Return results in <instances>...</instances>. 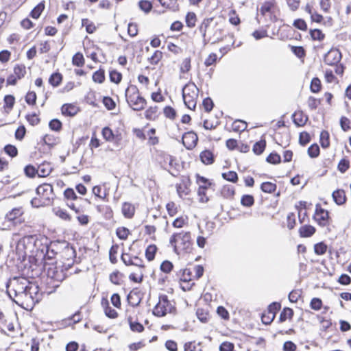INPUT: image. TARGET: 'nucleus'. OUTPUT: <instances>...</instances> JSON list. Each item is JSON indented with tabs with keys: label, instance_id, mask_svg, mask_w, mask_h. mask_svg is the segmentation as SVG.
Instances as JSON below:
<instances>
[{
	"label": "nucleus",
	"instance_id": "f257e3e1",
	"mask_svg": "<svg viewBox=\"0 0 351 351\" xmlns=\"http://www.w3.org/2000/svg\"><path fill=\"white\" fill-rule=\"evenodd\" d=\"M14 281L12 291H8L10 298L19 306L26 305L27 307H33L34 301L31 298L32 293L38 292V287L31 285L24 278H14Z\"/></svg>",
	"mask_w": 351,
	"mask_h": 351
},
{
	"label": "nucleus",
	"instance_id": "f03ea898",
	"mask_svg": "<svg viewBox=\"0 0 351 351\" xmlns=\"http://www.w3.org/2000/svg\"><path fill=\"white\" fill-rule=\"evenodd\" d=\"M36 193L38 197L31 200L32 206L36 208L49 205L54 198L53 186L49 184L44 183L39 185L36 189Z\"/></svg>",
	"mask_w": 351,
	"mask_h": 351
},
{
	"label": "nucleus",
	"instance_id": "7ed1b4c3",
	"mask_svg": "<svg viewBox=\"0 0 351 351\" xmlns=\"http://www.w3.org/2000/svg\"><path fill=\"white\" fill-rule=\"evenodd\" d=\"M170 243L174 247V252L179 254L182 252H190L192 249V241L190 232H182L174 234L170 239Z\"/></svg>",
	"mask_w": 351,
	"mask_h": 351
},
{
	"label": "nucleus",
	"instance_id": "20e7f679",
	"mask_svg": "<svg viewBox=\"0 0 351 351\" xmlns=\"http://www.w3.org/2000/svg\"><path fill=\"white\" fill-rule=\"evenodd\" d=\"M125 98L129 106L136 111L144 109L146 100L140 95L136 86L130 85L125 90Z\"/></svg>",
	"mask_w": 351,
	"mask_h": 351
},
{
	"label": "nucleus",
	"instance_id": "39448f33",
	"mask_svg": "<svg viewBox=\"0 0 351 351\" xmlns=\"http://www.w3.org/2000/svg\"><path fill=\"white\" fill-rule=\"evenodd\" d=\"M199 89L193 82L187 83L182 88V98L185 106L195 110L198 98Z\"/></svg>",
	"mask_w": 351,
	"mask_h": 351
},
{
	"label": "nucleus",
	"instance_id": "423d86ee",
	"mask_svg": "<svg viewBox=\"0 0 351 351\" xmlns=\"http://www.w3.org/2000/svg\"><path fill=\"white\" fill-rule=\"evenodd\" d=\"M173 306L168 300L167 296L165 295L159 297V301L153 310V314L158 317H163L167 313H171Z\"/></svg>",
	"mask_w": 351,
	"mask_h": 351
},
{
	"label": "nucleus",
	"instance_id": "0eeeda50",
	"mask_svg": "<svg viewBox=\"0 0 351 351\" xmlns=\"http://www.w3.org/2000/svg\"><path fill=\"white\" fill-rule=\"evenodd\" d=\"M26 74V67L23 64H16L14 67V73L10 75L6 80L7 85H16L17 80L22 79Z\"/></svg>",
	"mask_w": 351,
	"mask_h": 351
},
{
	"label": "nucleus",
	"instance_id": "6e6552de",
	"mask_svg": "<svg viewBox=\"0 0 351 351\" xmlns=\"http://www.w3.org/2000/svg\"><path fill=\"white\" fill-rule=\"evenodd\" d=\"M167 163L168 166L165 168L167 169L171 175L177 176L180 172V165L176 159L170 155H167L164 158V165L165 166Z\"/></svg>",
	"mask_w": 351,
	"mask_h": 351
},
{
	"label": "nucleus",
	"instance_id": "1a4fd4ad",
	"mask_svg": "<svg viewBox=\"0 0 351 351\" xmlns=\"http://www.w3.org/2000/svg\"><path fill=\"white\" fill-rule=\"evenodd\" d=\"M342 56L340 51L337 49L332 48L324 56V62L330 66L338 64L341 60Z\"/></svg>",
	"mask_w": 351,
	"mask_h": 351
},
{
	"label": "nucleus",
	"instance_id": "9d476101",
	"mask_svg": "<svg viewBox=\"0 0 351 351\" xmlns=\"http://www.w3.org/2000/svg\"><path fill=\"white\" fill-rule=\"evenodd\" d=\"M197 135L193 131L187 132L182 136L183 145L187 149H192L194 148L197 145Z\"/></svg>",
	"mask_w": 351,
	"mask_h": 351
},
{
	"label": "nucleus",
	"instance_id": "9b49d317",
	"mask_svg": "<svg viewBox=\"0 0 351 351\" xmlns=\"http://www.w3.org/2000/svg\"><path fill=\"white\" fill-rule=\"evenodd\" d=\"M328 212L322 208L319 204L316 205L314 219L320 226H324L327 224Z\"/></svg>",
	"mask_w": 351,
	"mask_h": 351
},
{
	"label": "nucleus",
	"instance_id": "f8f14e48",
	"mask_svg": "<svg viewBox=\"0 0 351 351\" xmlns=\"http://www.w3.org/2000/svg\"><path fill=\"white\" fill-rule=\"evenodd\" d=\"M47 274L51 279L58 282H62L65 277L63 270L56 267H49L47 270Z\"/></svg>",
	"mask_w": 351,
	"mask_h": 351
},
{
	"label": "nucleus",
	"instance_id": "ddd939ff",
	"mask_svg": "<svg viewBox=\"0 0 351 351\" xmlns=\"http://www.w3.org/2000/svg\"><path fill=\"white\" fill-rule=\"evenodd\" d=\"M37 168V175L41 178H45L48 176L51 171L52 167L49 162H43L38 166Z\"/></svg>",
	"mask_w": 351,
	"mask_h": 351
},
{
	"label": "nucleus",
	"instance_id": "4468645a",
	"mask_svg": "<svg viewBox=\"0 0 351 351\" xmlns=\"http://www.w3.org/2000/svg\"><path fill=\"white\" fill-rule=\"evenodd\" d=\"M101 306L104 309L105 315L108 317L114 319L118 316L117 312L109 306V302L107 299H102Z\"/></svg>",
	"mask_w": 351,
	"mask_h": 351
},
{
	"label": "nucleus",
	"instance_id": "2eb2a0df",
	"mask_svg": "<svg viewBox=\"0 0 351 351\" xmlns=\"http://www.w3.org/2000/svg\"><path fill=\"white\" fill-rule=\"evenodd\" d=\"M276 3L275 0L269 1H265L263 3L259 9V12L263 16H265L266 13H273V10L275 8Z\"/></svg>",
	"mask_w": 351,
	"mask_h": 351
},
{
	"label": "nucleus",
	"instance_id": "dca6fc26",
	"mask_svg": "<svg viewBox=\"0 0 351 351\" xmlns=\"http://www.w3.org/2000/svg\"><path fill=\"white\" fill-rule=\"evenodd\" d=\"M61 110L63 114L70 117L75 115L79 110L77 106L71 104H64Z\"/></svg>",
	"mask_w": 351,
	"mask_h": 351
},
{
	"label": "nucleus",
	"instance_id": "f3484780",
	"mask_svg": "<svg viewBox=\"0 0 351 351\" xmlns=\"http://www.w3.org/2000/svg\"><path fill=\"white\" fill-rule=\"evenodd\" d=\"M128 300L132 306H137L141 301L140 293L135 291H132L128 295Z\"/></svg>",
	"mask_w": 351,
	"mask_h": 351
},
{
	"label": "nucleus",
	"instance_id": "a211bd4d",
	"mask_svg": "<svg viewBox=\"0 0 351 351\" xmlns=\"http://www.w3.org/2000/svg\"><path fill=\"white\" fill-rule=\"evenodd\" d=\"M334 201L338 205H342L346 202V194L343 190H337L332 193Z\"/></svg>",
	"mask_w": 351,
	"mask_h": 351
},
{
	"label": "nucleus",
	"instance_id": "6ab92c4d",
	"mask_svg": "<svg viewBox=\"0 0 351 351\" xmlns=\"http://www.w3.org/2000/svg\"><path fill=\"white\" fill-rule=\"evenodd\" d=\"M161 5L167 9L172 11L178 10L179 5L177 0H158Z\"/></svg>",
	"mask_w": 351,
	"mask_h": 351
},
{
	"label": "nucleus",
	"instance_id": "aec40b11",
	"mask_svg": "<svg viewBox=\"0 0 351 351\" xmlns=\"http://www.w3.org/2000/svg\"><path fill=\"white\" fill-rule=\"evenodd\" d=\"M315 232V228L310 225L302 226L299 230V233L302 237H309Z\"/></svg>",
	"mask_w": 351,
	"mask_h": 351
},
{
	"label": "nucleus",
	"instance_id": "412c9836",
	"mask_svg": "<svg viewBox=\"0 0 351 351\" xmlns=\"http://www.w3.org/2000/svg\"><path fill=\"white\" fill-rule=\"evenodd\" d=\"M202 162L206 165H210L214 162L213 154L209 150H204L200 154Z\"/></svg>",
	"mask_w": 351,
	"mask_h": 351
},
{
	"label": "nucleus",
	"instance_id": "4be33fe9",
	"mask_svg": "<svg viewBox=\"0 0 351 351\" xmlns=\"http://www.w3.org/2000/svg\"><path fill=\"white\" fill-rule=\"evenodd\" d=\"M62 256L68 261H71V263H73V258L75 257V250L73 247L67 245L64 248L62 251Z\"/></svg>",
	"mask_w": 351,
	"mask_h": 351
},
{
	"label": "nucleus",
	"instance_id": "5701e85b",
	"mask_svg": "<svg viewBox=\"0 0 351 351\" xmlns=\"http://www.w3.org/2000/svg\"><path fill=\"white\" fill-rule=\"evenodd\" d=\"M134 210V207L130 203L125 202L122 206V213L126 218H132Z\"/></svg>",
	"mask_w": 351,
	"mask_h": 351
},
{
	"label": "nucleus",
	"instance_id": "b1692460",
	"mask_svg": "<svg viewBox=\"0 0 351 351\" xmlns=\"http://www.w3.org/2000/svg\"><path fill=\"white\" fill-rule=\"evenodd\" d=\"M293 119L294 123L298 126L304 125L307 121V117L302 112H295L293 114Z\"/></svg>",
	"mask_w": 351,
	"mask_h": 351
},
{
	"label": "nucleus",
	"instance_id": "393cba45",
	"mask_svg": "<svg viewBox=\"0 0 351 351\" xmlns=\"http://www.w3.org/2000/svg\"><path fill=\"white\" fill-rule=\"evenodd\" d=\"M247 124L245 121H243V120H241V119H237V120H235L233 123H232V130L234 132H243L244 130H246L247 128Z\"/></svg>",
	"mask_w": 351,
	"mask_h": 351
},
{
	"label": "nucleus",
	"instance_id": "a878e982",
	"mask_svg": "<svg viewBox=\"0 0 351 351\" xmlns=\"http://www.w3.org/2000/svg\"><path fill=\"white\" fill-rule=\"evenodd\" d=\"M276 188V184L271 182H265L261 185V189L262 191L267 193H271L274 192Z\"/></svg>",
	"mask_w": 351,
	"mask_h": 351
},
{
	"label": "nucleus",
	"instance_id": "bb28decb",
	"mask_svg": "<svg viewBox=\"0 0 351 351\" xmlns=\"http://www.w3.org/2000/svg\"><path fill=\"white\" fill-rule=\"evenodd\" d=\"M23 214V212L21 208H13L11 211L6 214L5 218L8 221H14L16 219L19 217Z\"/></svg>",
	"mask_w": 351,
	"mask_h": 351
},
{
	"label": "nucleus",
	"instance_id": "cd10ccee",
	"mask_svg": "<svg viewBox=\"0 0 351 351\" xmlns=\"http://www.w3.org/2000/svg\"><path fill=\"white\" fill-rule=\"evenodd\" d=\"M213 21V18L204 19L199 27V32L202 33L203 38L206 37L207 29Z\"/></svg>",
	"mask_w": 351,
	"mask_h": 351
},
{
	"label": "nucleus",
	"instance_id": "c85d7f7f",
	"mask_svg": "<svg viewBox=\"0 0 351 351\" xmlns=\"http://www.w3.org/2000/svg\"><path fill=\"white\" fill-rule=\"evenodd\" d=\"M157 251V247L154 245H149L145 250V256L149 261H152L155 258V254Z\"/></svg>",
	"mask_w": 351,
	"mask_h": 351
},
{
	"label": "nucleus",
	"instance_id": "c756f323",
	"mask_svg": "<svg viewBox=\"0 0 351 351\" xmlns=\"http://www.w3.org/2000/svg\"><path fill=\"white\" fill-rule=\"evenodd\" d=\"M130 328L133 332H141L144 330V326L137 322H132V318L131 317H129L128 318Z\"/></svg>",
	"mask_w": 351,
	"mask_h": 351
},
{
	"label": "nucleus",
	"instance_id": "7c9ffc66",
	"mask_svg": "<svg viewBox=\"0 0 351 351\" xmlns=\"http://www.w3.org/2000/svg\"><path fill=\"white\" fill-rule=\"evenodd\" d=\"M293 315V311L290 308H285L281 312L279 317V322H283L287 319H291Z\"/></svg>",
	"mask_w": 351,
	"mask_h": 351
},
{
	"label": "nucleus",
	"instance_id": "2f4dec72",
	"mask_svg": "<svg viewBox=\"0 0 351 351\" xmlns=\"http://www.w3.org/2000/svg\"><path fill=\"white\" fill-rule=\"evenodd\" d=\"M45 8L44 3H39L31 12L30 15L34 19H38Z\"/></svg>",
	"mask_w": 351,
	"mask_h": 351
},
{
	"label": "nucleus",
	"instance_id": "473e14b6",
	"mask_svg": "<svg viewBox=\"0 0 351 351\" xmlns=\"http://www.w3.org/2000/svg\"><path fill=\"white\" fill-rule=\"evenodd\" d=\"M196 21H197V17H196V14L194 12H188L187 13V14L186 16L185 21H186V25L189 27H190V28L194 27L195 26Z\"/></svg>",
	"mask_w": 351,
	"mask_h": 351
},
{
	"label": "nucleus",
	"instance_id": "72a5a7b5",
	"mask_svg": "<svg viewBox=\"0 0 351 351\" xmlns=\"http://www.w3.org/2000/svg\"><path fill=\"white\" fill-rule=\"evenodd\" d=\"M180 274H182L180 278V280L184 282H189L192 280V270L191 268H186L180 271Z\"/></svg>",
	"mask_w": 351,
	"mask_h": 351
},
{
	"label": "nucleus",
	"instance_id": "f704fd0d",
	"mask_svg": "<svg viewBox=\"0 0 351 351\" xmlns=\"http://www.w3.org/2000/svg\"><path fill=\"white\" fill-rule=\"evenodd\" d=\"M265 146L266 142L264 140L256 142L253 146V152L257 155L261 154L264 152Z\"/></svg>",
	"mask_w": 351,
	"mask_h": 351
},
{
	"label": "nucleus",
	"instance_id": "c9c22d12",
	"mask_svg": "<svg viewBox=\"0 0 351 351\" xmlns=\"http://www.w3.org/2000/svg\"><path fill=\"white\" fill-rule=\"evenodd\" d=\"M82 25L86 27V30L88 34H93L96 30L95 24L88 19H83L82 20Z\"/></svg>",
	"mask_w": 351,
	"mask_h": 351
},
{
	"label": "nucleus",
	"instance_id": "e433bc0d",
	"mask_svg": "<svg viewBox=\"0 0 351 351\" xmlns=\"http://www.w3.org/2000/svg\"><path fill=\"white\" fill-rule=\"evenodd\" d=\"M25 176L29 178H34L37 174V168L32 165H28L24 168Z\"/></svg>",
	"mask_w": 351,
	"mask_h": 351
},
{
	"label": "nucleus",
	"instance_id": "4c0bfd02",
	"mask_svg": "<svg viewBox=\"0 0 351 351\" xmlns=\"http://www.w3.org/2000/svg\"><path fill=\"white\" fill-rule=\"evenodd\" d=\"M208 189L206 185H200L198 189V195L199 197V202L205 203L208 201V197L206 195V190Z\"/></svg>",
	"mask_w": 351,
	"mask_h": 351
},
{
	"label": "nucleus",
	"instance_id": "58836bf2",
	"mask_svg": "<svg viewBox=\"0 0 351 351\" xmlns=\"http://www.w3.org/2000/svg\"><path fill=\"white\" fill-rule=\"evenodd\" d=\"M62 79V75L60 73H55L50 76L49 82L53 86H58L61 83Z\"/></svg>",
	"mask_w": 351,
	"mask_h": 351
},
{
	"label": "nucleus",
	"instance_id": "ea45409f",
	"mask_svg": "<svg viewBox=\"0 0 351 351\" xmlns=\"http://www.w3.org/2000/svg\"><path fill=\"white\" fill-rule=\"evenodd\" d=\"M234 193V188L231 185L224 186L221 190L222 195L226 198L233 197Z\"/></svg>",
	"mask_w": 351,
	"mask_h": 351
},
{
	"label": "nucleus",
	"instance_id": "a19ab883",
	"mask_svg": "<svg viewBox=\"0 0 351 351\" xmlns=\"http://www.w3.org/2000/svg\"><path fill=\"white\" fill-rule=\"evenodd\" d=\"M310 35L313 40L319 41L323 40L325 37L324 34L319 29H311Z\"/></svg>",
	"mask_w": 351,
	"mask_h": 351
},
{
	"label": "nucleus",
	"instance_id": "79ce46f5",
	"mask_svg": "<svg viewBox=\"0 0 351 351\" xmlns=\"http://www.w3.org/2000/svg\"><path fill=\"white\" fill-rule=\"evenodd\" d=\"M72 63L77 66H82L84 64L83 55L80 52L76 53L72 58Z\"/></svg>",
	"mask_w": 351,
	"mask_h": 351
},
{
	"label": "nucleus",
	"instance_id": "37998d69",
	"mask_svg": "<svg viewBox=\"0 0 351 351\" xmlns=\"http://www.w3.org/2000/svg\"><path fill=\"white\" fill-rule=\"evenodd\" d=\"M97 210L104 213V217L106 219H110L113 216L112 209L108 206H97Z\"/></svg>",
	"mask_w": 351,
	"mask_h": 351
},
{
	"label": "nucleus",
	"instance_id": "c03bdc74",
	"mask_svg": "<svg viewBox=\"0 0 351 351\" xmlns=\"http://www.w3.org/2000/svg\"><path fill=\"white\" fill-rule=\"evenodd\" d=\"M105 80V73L102 69L95 71L93 75V80L97 83H102Z\"/></svg>",
	"mask_w": 351,
	"mask_h": 351
},
{
	"label": "nucleus",
	"instance_id": "a18cd8bd",
	"mask_svg": "<svg viewBox=\"0 0 351 351\" xmlns=\"http://www.w3.org/2000/svg\"><path fill=\"white\" fill-rule=\"evenodd\" d=\"M222 177L231 182L235 183L238 180V176L235 171H230L222 173Z\"/></svg>",
	"mask_w": 351,
	"mask_h": 351
},
{
	"label": "nucleus",
	"instance_id": "49530a36",
	"mask_svg": "<svg viewBox=\"0 0 351 351\" xmlns=\"http://www.w3.org/2000/svg\"><path fill=\"white\" fill-rule=\"evenodd\" d=\"M241 203L244 206L250 207L254 203V197L250 195H244L241 197Z\"/></svg>",
	"mask_w": 351,
	"mask_h": 351
},
{
	"label": "nucleus",
	"instance_id": "de8ad7c7",
	"mask_svg": "<svg viewBox=\"0 0 351 351\" xmlns=\"http://www.w3.org/2000/svg\"><path fill=\"white\" fill-rule=\"evenodd\" d=\"M320 143L322 147L326 148L329 146V134L327 131H322L320 134Z\"/></svg>",
	"mask_w": 351,
	"mask_h": 351
},
{
	"label": "nucleus",
	"instance_id": "09e8293b",
	"mask_svg": "<svg viewBox=\"0 0 351 351\" xmlns=\"http://www.w3.org/2000/svg\"><path fill=\"white\" fill-rule=\"evenodd\" d=\"M54 213L56 215H57L63 220L70 221L71 219V216L67 213V212L65 210L61 209L60 208H55Z\"/></svg>",
	"mask_w": 351,
	"mask_h": 351
},
{
	"label": "nucleus",
	"instance_id": "8fccbe9b",
	"mask_svg": "<svg viewBox=\"0 0 351 351\" xmlns=\"http://www.w3.org/2000/svg\"><path fill=\"white\" fill-rule=\"evenodd\" d=\"M327 250V245L323 242L318 243L314 246L315 253L317 255H323Z\"/></svg>",
	"mask_w": 351,
	"mask_h": 351
},
{
	"label": "nucleus",
	"instance_id": "3c124183",
	"mask_svg": "<svg viewBox=\"0 0 351 351\" xmlns=\"http://www.w3.org/2000/svg\"><path fill=\"white\" fill-rule=\"evenodd\" d=\"M102 136L107 141H112L114 138V135L112 132V130L108 127H105L103 128Z\"/></svg>",
	"mask_w": 351,
	"mask_h": 351
},
{
	"label": "nucleus",
	"instance_id": "603ef678",
	"mask_svg": "<svg viewBox=\"0 0 351 351\" xmlns=\"http://www.w3.org/2000/svg\"><path fill=\"white\" fill-rule=\"evenodd\" d=\"M138 6L140 9L146 13L151 11L152 8V4L150 1L146 0H141L138 2Z\"/></svg>",
	"mask_w": 351,
	"mask_h": 351
},
{
	"label": "nucleus",
	"instance_id": "864d4df0",
	"mask_svg": "<svg viewBox=\"0 0 351 351\" xmlns=\"http://www.w3.org/2000/svg\"><path fill=\"white\" fill-rule=\"evenodd\" d=\"M156 113H157V107L156 106L150 107L145 111V116L147 119L154 120L157 117Z\"/></svg>",
	"mask_w": 351,
	"mask_h": 351
},
{
	"label": "nucleus",
	"instance_id": "5fc2aeb1",
	"mask_svg": "<svg viewBox=\"0 0 351 351\" xmlns=\"http://www.w3.org/2000/svg\"><path fill=\"white\" fill-rule=\"evenodd\" d=\"M308 154L311 158H316L319 154V147L317 144L311 145L308 149Z\"/></svg>",
	"mask_w": 351,
	"mask_h": 351
},
{
	"label": "nucleus",
	"instance_id": "6e6d98bb",
	"mask_svg": "<svg viewBox=\"0 0 351 351\" xmlns=\"http://www.w3.org/2000/svg\"><path fill=\"white\" fill-rule=\"evenodd\" d=\"M267 162L271 164H278L281 161L280 156L277 153H271L266 159Z\"/></svg>",
	"mask_w": 351,
	"mask_h": 351
},
{
	"label": "nucleus",
	"instance_id": "4d7b16f0",
	"mask_svg": "<svg viewBox=\"0 0 351 351\" xmlns=\"http://www.w3.org/2000/svg\"><path fill=\"white\" fill-rule=\"evenodd\" d=\"M5 152L11 157H15L18 154L17 148L12 145H7L4 147Z\"/></svg>",
	"mask_w": 351,
	"mask_h": 351
},
{
	"label": "nucleus",
	"instance_id": "13d9d810",
	"mask_svg": "<svg viewBox=\"0 0 351 351\" xmlns=\"http://www.w3.org/2000/svg\"><path fill=\"white\" fill-rule=\"evenodd\" d=\"M116 233L120 239L125 240L128 237L129 230L125 227H120L117 229Z\"/></svg>",
	"mask_w": 351,
	"mask_h": 351
},
{
	"label": "nucleus",
	"instance_id": "bf43d9fd",
	"mask_svg": "<svg viewBox=\"0 0 351 351\" xmlns=\"http://www.w3.org/2000/svg\"><path fill=\"white\" fill-rule=\"evenodd\" d=\"M122 79V75L121 73L117 71H112L110 72V80L112 82L119 84Z\"/></svg>",
	"mask_w": 351,
	"mask_h": 351
},
{
	"label": "nucleus",
	"instance_id": "052dcab7",
	"mask_svg": "<svg viewBox=\"0 0 351 351\" xmlns=\"http://www.w3.org/2000/svg\"><path fill=\"white\" fill-rule=\"evenodd\" d=\"M293 25L302 31H306L307 29V25L304 20L298 19L294 21Z\"/></svg>",
	"mask_w": 351,
	"mask_h": 351
},
{
	"label": "nucleus",
	"instance_id": "680f3d73",
	"mask_svg": "<svg viewBox=\"0 0 351 351\" xmlns=\"http://www.w3.org/2000/svg\"><path fill=\"white\" fill-rule=\"evenodd\" d=\"M280 304L278 302H273L268 306V314L270 315H274L276 316V313L280 310Z\"/></svg>",
	"mask_w": 351,
	"mask_h": 351
},
{
	"label": "nucleus",
	"instance_id": "e2e57ef3",
	"mask_svg": "<svg viewBox=\"0 0 351 351\" xmlns=\"http://www.w3.org/2000/svg\"><path fill=\"white\" fill-rule=\"evenodd\" d=\"M166 208L168 214L171 217L176 215L178 213V208L173 202H170L167 203L166 205Z\"/></svg>",
	"mask_w": 351,
	"mask_h": 351
},
{
	"label": "nucleus",
	"instance_id": "0e129e2a",
	"mask_svg": "<svg viewBox=\"0 0 351 351\" xmlns=\"http://www.w3.org/2000/svg\"><path fill=\"white\" fill-rule=\"evenodd\" d=\"M26 119L29 123L33 126L36 125L40 123V119L36 113L27 114L26 116Z\"/></svg>",
	"mask_w": 351,
	"mask_h": 351
},
{
	"label": "nucleus",
	"instance_id": "69168bd1",
	"mask_svg": "<svg viewBox=\"0 0 351 351\" xmlns=\"http://www.w3.org/2000/svg\"><path fill=\"white\" fill-rule=\"evenodd\" d=\"M103 103L106 108L110 110H113L116 106L115 102L110 97H104L103 99Z\"/></svg>",
	"mask_w": 351,
	"mask_h": 351
},
{
	"label": "nucleus",
	"instance_id": "338daca9",
	"mask_svg": "<svg viewBox=\"0 0 351 351\" xmlns=\"http://www.w3.org/2000/svg\"><path fill=\"white\" fill-rule=\"evenodd\" d=\"M36 94L34 91H29L25 96V101L29 105H34L36 104Z\"/></svg>",
	"mask_w": 351,
	"mask_h": 351
},
{
	"label": "nucleus",
	"instance_id": "774afa93",
	"mask_svg": "<svg viewBox=\"0 0 351 351\" xmlns=\"http://www.w3.org/2000/svg\"><path fill=\"white\" fill-rule=\"evenodd\" d=\"M350 167V162L348 160L342 159L338 164V170L341 173H345Z\"/></svg>",
	"mask_w": 351,
	"mask_h": 351
}]
</instances>
